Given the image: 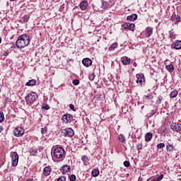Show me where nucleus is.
Wrapping results in <instances>:
<instances>
[{
  "mask_svg": "<svg viewBox=\"0 0 181 181\" xmlns=\"http://www.w3.org/2000/svg\"><path fill=\"white\" fill-rule=\"evenodd\" d=\"M177 94H179V92L177 90H173L170 93V98H176L177 97Z\"/></svg>",
  "mask_w": 181,
  "mask_h": 181,
  "instance_id": "22",
  "label": "nucleus"
},
{
  "mask_svg": "<svg viewBox=\"0 0 181 181\" xmlns=\"http://www.w3.org/2000/svg\"><path fill=\"white\" fill-rule=\"evenodd\" d=\"M29 43H30V37L28 34L19 35L16 41V45L18 49H24L26 46H29Z\"/></svg>",
  "mask_w": 181,
  "mask_h": 181,
  "instance_id": "1",
  "label": "nucleus"
},
{
  "mask_svg": "<svg viewBox=\"0 0 181 181\" xmlns=\"http://www.w3.org/2000/svg\"><path fill=\"white\" fill-rule=\"evenodd\" d=\"M83 162H85V163H88V157H87L86 156H83L81 158Z\"/></svg>",
  "mask_w": 181,
  "mask_h": 181,
  "instance_id": "35",
  "label": "nucleus"
},
{
  "mask_svg": "<svg viewBox=\"0 0 181 181\" xmlns=\"http://www.w3.org/2000/svg\"><path fill=\"white\" fill-rule=\"evenodd\" d=\"M82 64L85 67H90L93 64V61L90 59L89 58H85L82 60Z\"/></svg>",
  "mask_w": 181,
  "mask_h": 181,
  "instance_id": "15",
  "label": "nucleus"
},
{
  "mask_svg": "<svg viewBox=\"0 0 181 181\" xmlns=\"http://www.w3.org/2000/svg\"><path fill=\"white\" fill-rule=\"evenodd\" d=\"M47 127L45 126L44 127H42L41 129V134L42 135H46V134H47Z\"/></svg>",
  "mask_w": 181,
  "mask_h": 181,
  "instance_id": "27",
  "label": "nucleus"
},
{
  "mask_svg": "<svg viewBox=\"0 0 181 181\" xmlns=\"http://www.w3.org/2000/svg\"><path fill=\"white\" fill-rule=\"evenodd\" d=\"M13 134L15 136H22L25 134V129L22 127H17L13 130Z\"/></svg>",
  "mask_w": 181,
  "mask_h": 181,
  "instance_id": "6",
  "label": "nucleus"
},
{
  "mask_svg": "<svg viewBox=\"0 0 181 181\" xmlns=\"http://www.w3.org/2000/svg\"><path fill=\"white\" fill-rule=\"evenodd\" d=\"M167 146H166V150L168 152H173L175 150V146H173V141L172 140L169 139L166 141Z\"/></svg>",
  "mask_w": 181,
  "mask_h": 181,
  "instance_id": "7",
  "label": "nucleus"
},
{
  "mask_svg": "<svg viewBox=\"0 0 181 181\" xmlns=\"http://www.w3.org/2000/svg\"><path fill=\"white\" fill-rule=\"evenodd\" d=\"M172 49H175V50H180L181 49V41L176 40L172 45Z\"/></svg>",
  "mask_w": 181,
  "mask_h": 181,
  "instance_id": "14",
  "label": "nucleus"
},
{
  "mask_svg": "<svg viewBox=\"0 0 181 181\" xmlns=\"http://www.w3.org/2000/svg\"><path fill=\"white\" fill-rule=\"evenodd\" d=\"M29 21V17H28V16H24L23 17V18H22V21L23 22H28Z\"/></svg>",
  "mask_w": 181,
  "mask_h": 181,
  "instance_id": "36",
  "label": "nucleus"
},
{
  "mask_svg": "<svg viewBox=\"0 0 181 181\" xmlns=\"http://www.w3.org/2000/svg\"><path fill=\"white\" fill-rule=\"evenodd\" d=\"M91 174H92V176H93V177H97V176L100 175V170L97 169H93L91 172Z\"/></svg>",
  "mask_w": 181,
  "mask_h": 181,
  "instance_id": "23",
  "label": "nucleus"
},
{
  "mask_svg": "<svg viewBox=\"0 0 181 181\" xmlns=\"http://www.w3.org/2000/svg\"><path fill=\"white\" fill-rule=\"evenodd\" d=\"M37 98L38 96L37 94H36V93L33 92L31 93H28L25 96V103L26 104H28V105H32V104H33V103H35V101H36Z\"/></svg>",
  "mask_w": 181,
  "mask_h": 181,
  "instance_id": "3",
  "label": "nucleus"
},
{
  "mask_svg": "<svg viewBox=\"0 0 181 181\" xmlns=\"http://www.w3.org/2000/svg\"><path fill=\"white\" fill-rule=\"evenodd\" d=\"M110 4L107 1H102V8L103 9H107L109 8Z\"/></svg>",
  "mask_w": 181,
  "mask_h": 181,
  "instance_id": "24",
  "label": "nucleus"
},
{
  "mask_svg": "<svg viewBox=\"0 0 181 181\" xmlns=\"http://www.w3.org/2000/svg\"><path fill=\"white\" fill-rule=\"evenodd\" d=\"M69 108L70 110H72V111H76V110H74V105L73 104L69 105Z\"/></svg>",
  "mask_w": 181,
  "mask_h": 181,
  "instance_id": "43",
  "label": "nucleus"
},
{
  "mask_svg": "<svg viewBox=\"0 0 181 181\" xmlns=\"http://www.w3.org/2000/svg\"><path fill=\"white\" fill-rule=\"evenodd\" d=\"M133 66H134V67H136V62H134V63H133Z\"/></svg>",
  "mask_w": 181,
  "mask_h": 181,
  "instance_id": "47",
  "label": "nucleus"
},
{
  "mask_svg": "<svg viewBox=\"0 0 181 181\" xmlns=\"http://www.w3.org/2000/svg\"><path fill=\"white\" fill-rule=\"evenodd\" d=\"M42 110H50V106L49 105L44 103L42 106Z\"/></svg>",
  "mask_w": 181,
  "mask_h": 181,
  "instance_id": "33",
  "label": "nucleus"
},
{
  "mask_svg": "<svg viewBox=\"0 0 181 181\" xmlns=\"http://www.w3.org/2000/svg\"><path fill=\"white\" fill-rule=\"evenodd\" d=\"M157 148H158V149H162V148H165V144L159 143L158 144H157Z\"/></svg>",
  "mask_w": 181,
  "mask_h": 181,
  "instance_id": "34",
  "label": "nucleus"
},
{
  "mask_svg": "<svg viewBox=\"0 0 181 181\" xmlns=\"http://www.w3.org/2000/svg\"><path fill=\"white\" fill-rule=\"evenodd\" d=\"M124 166H125V168H129V166H131V163L129 161L126 160L124 162Z\"/></svg>",
  "mask_w": 181,
  "mask_h": 181,
  "instance_id": "37",
  "label": "nucleus"
},
{
  "mask_svg": "<svg viewBox=\"0 0 181 181\" xmlns=\"http://www.w3.org/2000/svg\"><path fill=\"white\" fill-rule=\"evenodd\" d=\"M53 155L57 159H63L65 158L66 151L62 147H57L53 151Z\"/></svg>",
  "mask_w": 181,
  "mask_h": 181,
  "instance_id": "2",
  "label": "nucleus"
},
{
  "mask_svg": "<svg viewBox=\"0 0 181 181\" xmlns=\"http://www.w3.org/2000/svg\"><path fill=\"white\" fill-rule=\"evenodd\" d=\"M71 170V168H70V165H65L62 167L61 172L63 173V175H66V173H69V171Z\"/></svg>",
  "mask_w": 181,
  "mask_h": 181,
  "instance_id": "16",
  "label": "nucleus"
},
{
  "mask_svg": "<svg viewBox=\"0 0 181 181\" xmlns=\"http://www.w3.org/2000/svg\"><path fill=\"white\" fill-rule=\"evenodd\" d=\"M52 173V168H50V166H46L43 170V175L45 176H49Z\"/></svg>",
  "mask_w": 181,
  "mask_h": 181,
  "instance_id": "17",
  "label": "nucleus"
},
{
  "mask_svg": "<svg viewBox=\"0 0 181 181\" xmlns=\"http://www.w3.org/2000/svg\"><path fill=\"white\" fill-rule=\"evenodd\" d=\"M79 8L82 11H86L88 8V2L86 0L82 1L79 4Z\"/></svg>",
  "mask_w": 181,
  "mask_h": 181,
  "instance_id": "13",
  "label": "nucleus"
},
{
  "mask_svg": "<svg viewBox=\"0 0 181 181\" xmlns=\"http://www.w3.org/2000/svg\"><path fill=\"white\" fill-rule=\"evenodd\" d=\"M69 180H70L71 181H76V176H75L74 175H70Z\"/></svg>",
  "mask_w": 181,
  "mask_h": 181,
  "instance_id": "40",
  "label": "nucleus"
},
{
  "mask_svg": "<svg viewBox=\"0 0 181 181\" xmlns=\"http://www.w3.org/2000/svg\"><path fill=\"white\" fill-rule=\"evenodd\" d=\"M170 129H172V131H175V132H180L181 124L173 123V124L170 125Z\"/></svg>",
  "mask_w": 181,
  "mask_h": 181,
  "instance_id": "9",
  "label": "nucleus"
},
{
  "mask_svg": "<svg viewBox=\"0 0 181 181\" xmlns=\"http://www.w3.org/2000/svg\"><path fill=\"white\" fill-rule=\"evenodd\" d=\"M29 152H30V155H33V156H35V155H37V150H36V148H31L29 150Z\"/></svg>",
  "mask_w": 181,
  "mask_h": 181,
  "instance_id": "25",
  "label": "nucleus"
},
{
  "mask_svg": "<svg viewBox=\"0 0 181 181\" xmlns=\"http://www.w3.org/2000/svg\"><path fill=\"white\" fill-rule=\"evenodd\" d=\"M2 42V38L0 37V43Z\"/></svg>",
  "mask_w": 181,
  "mask_h": 181,
  "instance_id": "48",
  "label": "nucleus"
},
{
  "mask_svg": "<svg viewBox=\"0 0 181 181\" xmlns=\"http://www.w3.org/2000/svg\"><path fill=\"white\" fill-rule=\"evenodd\" d=\"M165 69L166 70H168V71H169V73H172V71H173L174 67H173V65L170 64V65H167L165 66Z\"/></svg>",
  "mask_w": 181,
  "mask_h": 181,
  "instance_id": "26",
  "label": "nucleus"
},
{
  "mask_svg": "<svg viewBox=\"0 0 181 181\" xmlns=\"http://www.w3.org/2000/svg\"><path fill=\"white\" fill-rule=\"evenodd\" d=\"M176 22H180V17H177Z\"/></svg>",
  "mask_w": 181,
  "mask_h": 181,
  "instance_id": "45",
  "label": "nucleus"
},
{
  "mask_svg": "<svg viewBox=\"0 0 181 181\" xmlns=\"http://www.w3.org/2000/svg\"><path fill=\"white\" fill-rule=\"evenodd\" d=\"M4 121H5V116L3 112H0V123L4 122Z\"/></svg>",
  "mask_w": 181,
  "mask_h": 181,
  "instance_id": "30",
  "label": "nucleus"
},
{
  "mask_svg": "<svg viewBox=\"0 0 181 181\" xmlns=\"http://www.w3.org/2000/svg\"><path fill=\"white\" fill-rule=\"evenodd\" d=\"M136 148H137L138 151H141V149H142V144H141V143L137 144Z\"/></svg>",
  "mask_w": 181,
  "mask_h": 181,
  "instance_id": "39",
  "label": "nucleus"
},
{
  "mask_svg": "<svg viewBox=\"0 0 181 181\" xmlns=\"http://www.w3.org/2000/svg\"><path fill=\"white\" fill-rule=\"evenodd\" d=\"M57 181H66V177L65 176H61L57 179Z\"/></svg>",
  "mask_w": 181,
  "mask_h": 181,
  "instance_id": "38",
  "label": "nucleus"
},
{
  "mask_svg": "<svg viewBox=\"0 0 181 181\" xmlns=\"http://www.w3.org/2000/svg\"><path fill=\"white\" fill-rule=\"evenodd\" d=\"M19 162V156L16 151H14L11 153V165L12 166L16 167L18 166V163Z\"/></svg>",
  "mask_w": 181,
  "mask_h": 181,
  "instance_id": "4",
  "label": "nucleus"
},
{
  "mask_svg": "<svg viewBox=\"0 0 181 181\" xmlns=\"http://www.w3.org/2000/svg\"><path fill=\"white\" fill-rule=\"evenodd\" d=\"M62 119L65 124H69V122H71V115L65 114L62 116Z\"/></svg>",
  "mask_w": 181,
  "mask_h": 181,
  "instance_id": "11",
  "label": "nucleus"
},
{
  "mask_svg": "<svg viewBox=\"0 0 181 181\" xmlns=\"http://www.w3.org/2000/svg\"><path fill=\"white\" fill-rule=\"evenodd\" d=\"M153 32V30L151 27H148L146 29V37H151L152 36V33Z\"/></svg>",
  "mask_w": 181,
  "mask_h": 181,
  "instance_id": "19",
  "label": "nucleus"
},
{
  "mask_svg": "<svg viewBox=\"0 0 181 181\" xmlns=\"http://www.w3.org/2000/svg\"><path fill=\"white\" fill-rule=\"evenodd\" d=\"M163 97L162 96H158V99L156 102V104H157V105H159L160 104V103H162V100H163Z\"/></svg>",
  "mask_w": 181,
  "mask_h": 181,
  "instance_id": "31",
  "label": "nucleus"
},
{
  "mask_svg": "<svg viewBox=\"0 0 181 181\" xmlns=\"http://www.w3.org/2000/svg\"><path fill=\"white\" fill-rule=\"evenodd\" d=\"M11 1V2H13V1H16V0H10Z\"/></svg>",
  "mask_w": 181,
  "mask_h": 181,
  "instance_id": "50",
  "label": "nucleus"
},
{
  "mask_svg": "<svg viewBox=\"0 0 181 181\" xmlns=\"http://www.w3.org/2000/svg\"><path fill=\"white\" fill-rule=\"evenodd\" d=\"M62 134L64 136L71 138V136H74V131L71 128L62 129Z\"/></svg>",
  "mask_w": 181,
  "mask_h": 181,
  "instance_id": "5",
  "label": "nucleus"
},
{
  "mask_svg": "<svg viewBox=\"0 0 181 181\" xmlns=\"http://www.w3.org/2000/svg\"><path fill=\"white\" fill-rule=\"evenodd\" d=\"M72 83L74 84V86H78V84H80V80H78V79H74L72 81Z\"/></svg>",
  "mask_w": 181,
  "mask_h": 181,
  "instance_id": "32",
  "label": "nucleus"
},
{
  "mask_svg": "<svg viewBox=\"0 0 181 181\" xmlns=\"http://www.w3.org/2000/svg\"><path fill=\"white\" fill-rule=\"evenodd\" d=\"M1 167H2V165L0 164V168H1Z\"/></svg>",
  "mask_w": 181,
  "mask_h": 181,
  "instance_id": "51",
  "label": "nucleus"
},
{
  "mask_svg": "<svg viewBox=\"0 0 181 181\" xmlns=\"http://www.w3.org/2000/svg\"><path fill=\"white\" fill-rule=\"evenodd\" d=\"M163 132H166V129H163Z\"/></svg>",
  "mask_w": 181,
  "mask_h": 181,
  "instance_id": "49",
  "label": "nucleus"
},
{
  "mask_svg": "<svg viewBox=\"0 0 181 181\" xmlns=\"http://www.w3.org/2000/svg\"><path fill=\"white\" fill-rule=\"evenodd\" d=\"M152 136H153L152 133H150V132L146 133L145 135V141L151 142V141L152 140Z\"/></svg>",
  "mask_w": 181,
  "mask_h": 181,
  "instance_id": "20",
  "label": "nucleus"
},
{
  "mask_svg": "<svg viewBox=\"0 0 181 181\" xmlns=\"http://www.w3.org/2000/svg\"><path fill=\"white\" fill-rule=\"evenodd\" d=\"M10 45H11V49H16V47H18L16 46V44L15 45V44H13V43H10Z\"/></svg>",
  "mask_w": 181,
  "mask_h": 181,
  "instance_id": "42",
  "label": "nucleus"
},
{
  "mask_svg": "<svg viewBox=\"0 0 181 181\" xmlns=\"http://www.w3.org/2000/svg\"><path fill=\"white\" fill-rule=\"evenodd\" d=\"M122 26L124 28V29H127V30H132V32H134V28H135V24L124 23Z\"/></svg>",
  "mask_w": 181,
  "mask_h": 181,
  "instance_id": "10",
  "label": "nucleus"
},
{
  "mask_svg": "<svg viewBox=\"0 0 181 181\" xmlns=\"http://www.w3.org/2000/svg\"><path fill=\"white\" fill-rule=\"evenodd\" d=\"M8 54H9V52H4L3 56H8Z\"/></svg>",
  "mask_w": 181,
  "mask_h": 181,
  "instance_id": "44",
  "label": "nucleus"
},
{
  "mask_svg": "<svg viewBox=\"0 0 181 181\" xmlns=\"http://www.w3.org/2000/svg\"><path fill=\"white\" fill-rule=\"evenodd\" d=\"M136 83L137 84H139L140 86H142V84H145V78H144V74H137L136 75Z\"/></svg>",
  "mask_w": 181,
  "mask_h": 181,
  "instance_id": "8",
  "label": "nucleus"
},
{
  "mask_svg": "<svg viewBox=\"0 0 181 181\" xmlns=\"http://www.w3.org/2000/svg\"><path fill=\"white\" fill-rule=\"evenodd\" d=\"M117 46H118V43L117 42L112 44L111 46L109 47V50H115V49H117Z\"/></svg>",
  "mask_w": 181,
  "mask_h": 181,
  "instance_id": "28",
  "label": "nucleus"
},
{
  "mask_svg": "<svg viewBox=\"0 0 181 181\" xmlns=\"http://www.w3.org/2000/svg\"><path fill=\"white\" fill-rule=\"evenodd\" d=\"M121 62L124 66H128L129 64H131V58L128 57H122L121 58Z\"/></svg>",
  "mask_w": 181,
  "mask_h": 181,
  "instance_id": "12",
  "label": "nucleus"
},
{
  "mask_svg": "<svg viewBox=\"0 0 181 181\" xmlns=\"http://www.w3.org/2000/svg\"><path fill=\"white\" fill-rule=\"evenodd\" d=\"M4 131V127L0 126V132H2Z\"/></svg>",
  "mask_w": 181,
  "mask_h": 181,
  "instance_id": "46",
  "label": "nucleus"
},
{
  "mask_svg": "<svg viewBox=\"0 0 181 181\" xmlns=\"http://www.w3.org/2000/svg\"><path fill=\"white\" fill-rule=\"evenodd\" d=\"M118 139L119 141V142H125V136H124V134H121L119 135L118 136Z\"/></svg>",
  "mask_w": 181,
  "mask_h": 181,
  "instance_id": "29",
  "label": "nucleus"
},
{
  "mask_svg": "<svg viewBox=\"0 0 181 181\" xmlns=\"http://www.w3.org/2000/svg\"><path fill=\"white\" fill-rule=\"evenodd\" d=\"M36 80L35 79H30L26 83H25V86H36Z\"/></svg>",
  "mask_w": 181,
  "mask_h": 181,
  "instance_id": "21",
  "label": "nucleus"
},
{
  "mask_svg": "<svg viewBox=\"0 0 181 181\" xmlns=\"http://www.w3.org/2000/svg\"><path fill=\"white\" fill-rule=\"evenodd\" d=\"M146 98H148L149 100H152L153 98V95L152 94L145 95Z\"/></svg>",
  "mask_w": 181,
  "mask_h": 181,
  "instance_id": "41",
  "label": "nucleus"
},
{
  "mask_svg": "<svg viewBox=\"0 0 181 181\" xmlns=\"http://www.w3.org/2000/svg\"><path fill=\"white\" fill-rule=\"evenodd\" d=\"M138 19V16L136 14H132L127 18V21L130 22H134Z\"/></svg>",
  "mask_w": 181,
  "mask_h": 181,
  "instance_id": "18",
  "label": "nucleus"
}]
</instances>
